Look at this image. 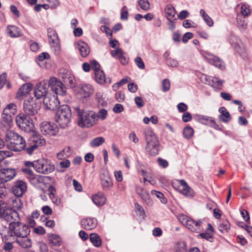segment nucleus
Masks as SVG:
<instances>
[{"label":"nucleus","mask_w":252,"mask_h":252,"mask_svg":"<svg viewBox=\"0 0 252 252\" xmlns=\"http://www.w3.org/2000/svg\"><path fill=\"white\" fill-rule=\"evenodd\" d=\"M31 232L29 225L21 222L20 219L7 227L1 225L0 235L3 242L14 240L17 237L28 236Z\"/></svg>","instance_id":"nucleus-1"},{"label":"nucleus","mask_w":252,"mask_h":252,"mask_svg":"<svg viewBox=\"0 0 252 252\" xmlns=\"http://www.w3.org/2000/svg\"><path fill=\"white\" fill-rule=\"evenodd\" d=\"M4 139L7 143V148L11 151L20 152L26 148L24 138L13 131L6 132Z\"/></svg>","instance_id":"nucleus-2"},{"label":"nucleus","mask_w":252,"mask_h":252,"mask_svg":"<svg viewBox=\"0 0 252 252\" xmlns=\"http://www.w3.org/2000/svg\"><path fill=\"white\" fill-rule=\"evenodd\" d=\"M146 141V150L152 156H155L159 152V141L154 132L150 129L144 131Z\"/></svg>","instance_id":"nucleus-3"},{"label":"nucleus","mask_w":252,"mask_h":252,"mask_svg":"<svg viewBox=\"0 0 252 252\" xmlns=\"http://www.w3.org/2000/svg\"><path fill=\"white\" fill-rule=\"evenodd\" d=\"M0 216L1 220L5 221L8 226L20 220L17 212L7 207L6 204L2 200H0Z\"/></svg>","instance_id":"nucleus-4"},{"label":"nucleus","mask_w":252,"mask_h":252,"mask_svg":"<svg viewBox=\"0 0 252 252\" xmlns=\"http://www.w3.org/2000/svg\"><path fill=\"white\" fill-rule=\"evenodd\" d=\"M75 109L78 117V125L80 126L90 127L96 123L95 112L81 110L79 108H76Z\"/></svg>","instance_id":"nucleus-5"},{"label":"nucleus","mask_w":252,"mask_h":252,"mask_svg":"<svg viewBox=\"0 0 252 252\" xmlns=\"http://www.w3.org/2000/svg\"><path fill=\"white\" fill-rule=\"evenodd\" d=\"M71 112L67 105L60 106L56 114V121L62 128H65L70 121Z\"/></svg>","instance_id":"nucleus-6"},{"label":"nucleus","mask_w":252,"mask_h":252,"mask_svg":"<svg viewBox=\"0 0 252 252\" xmlns=\"http://www.w3.org/2000/svg\"><path fill=\"white\" fill-rule=\"evenodd\" d=\"M45 143V139L41 135L36 132H33L27 143H26V148L23 150L27 154L32 155L38 147L44 145Z\"/></svg>","instance_id":"nucleus-7"},{"label":"nucleus","mask_w":252,"mask_h":252,"mask_svg":"<svg viewBox=\"0 0 252 252\" xmlns=\"http://www.w3.org/2000/svg\"><path fill=\"white\" fill-rule=\"evenodd\" d=\"M17 126L25 132H30L32 130L34 125L32 119L24 113L18 114L15 118Z\"/></svg>","instance_id":"nucleus-8"},{"label":"nucleus","mask_w":252,"mask_h":252,"mask_svg":"<svg viewBox=\"0 0 252 252\" xmlns=\"http://www.w3.org/2000/svg\"><path fill=\"white\" fill-rule=\"evenodd\" d=\"M54 169V165L47 159H39L36 160V163L35 164V170L39 173L48 174L52 172Z\"/></svg>","instance_id":"nucleus-9"},{"label":"nucleus","mask_w":252,"mask_h":252,"mask_svg":"<svg viewBox=\"0 0 252 252\" xmlns=\"http://www.w3.org/2000/svg\"><path fill=\"white\" fill-rule=\"evenodd\" d=\"M178 220L191 231L198 232L201 230L202 221L200 220L195 221L184 215H180Z\"/></svg>","instance_id":"nucleus-10"},{"label":"nucleus","mask_w":252,"mask_h":252,"mask_svg":"<svg viewBox=\"0 0 252 252\" xmlns=\"http://www.w3.org/2000/svg\"><path fill=\"white\" fill-rule=\"evenodd\" d=\"M47 36L52 50L55 55H58L61 50V46L60 40L56 31L52 28H49L47 30Z\"/></svg>","instance_id":"nucleus-11"},{"label":"nucleus","mask_w":252,"mask_h":252,"mask_svg":"<svg viewBox=\"0 0 252 252\" xmlns=\"http://www.w3.org/2000/svg\"><path fill=\"white\" fill-rule=\"evenodd\" d=\"M40 108V104L36 102L33 98L25 100L23 104L24 114L29 117L34 116L37 114Z\"/></svg>","instance_id":"nucleus-12"},{"label":"nucleus","mask_w":252,"mask_h":252,"mask_svg":"<svg viewBox=\"0 0 252 252\" xmlns=\"http://www.w3.org/2000/svg\"><path fill=\"white\" fill-rule=\"evenodd\" d=\"M48 82L49 87L56 94L63 95L65 94V87L62 81L58 80L55 77H52L48 80Z\"/></svg>","instance_id":"nucleus-13"},{"label":"nucleus","mask_w":252,"mask_h":252,"mask_svg":"<svg viewBox=\"0 0 252 252\" xmlns=\"http://www.w3.org/2000/svg\"><path fill=\"white\" fill-rule=\"evenodd\" d=\"M49 87L48 80H43L37 84L34 91V96L36 99H39L48 96L47 94Z\"/></svg>","instance_id":"nucleus-14"},{"label":"nucleus","mask_w":252,"mask_h":252,"mask_svg":"<svg viewBox=\"0 0 252 252\" xmlns=\"http://www.w3.org/2000/svg\"><path fill=\"white\" fill-rule=\"evenodd\" d=\"M41 131L43 135L55 136L58 132V128L56 125L49 123L43 122L40 127Z\"/></svg>","instance_id":"nucleus-15"},{"label":"nucleus","mask_w":252,"mask_h":252,"mask_svg":"<svg viewBox=\"0 0 252 252\" xmlns=\"http://www.w3.org/2000/svg\"><path fill=\"white\" fill-rule=\"evenodd\" d=\"M16 174V171L13 168H2L0 169V184L11 181Z\"/></svg>","instance_id":"nucleus-16"},{"label":"nucleus","mask_w":252,"mask_h":252,"mask_svg":"<svg viewBox=\"0 0 252 252\" xmlns=\"http://www.w3.org/2000/svg\"><path fill=\"white\" fill-rule=\"evenodd\" d=\"M60 75L62 79V82L64 86H67L70 88L75 86L74 77L70 71L63 69L60 72Z\"/></svg>","instance_id":"nucleus-17"},{"label":"nucleus","mask_w":252,"mask_h":252,"mask_svg":"<svg viewBox=\"0 0 252 252\" xmlns=\"http://www.w3.org/2000/svg\"><path fill=\"white\" fill-rule=\"evenodd\" d=\"M43 103L47 109L54 110L58 108L60 101L57 96L50 95L44 98Z\"/></svg>","instance_id":"nucleus-18"},{"label":"nucleus","mask_w":252,"mask_h":252,"mask_svg":"<svg viewBox=\"0 0 252 252\" xmlns=\"http://www.w3.org/2000/svg\"><path fill=\"white\" fill-rule=\"evenodd\" d=\"M27 184L22 180H18L15 182L11 188L12 192L17 197H21L27 190Z\"/></svg>","instance_id":"nucleus-19"},{"label":"nucleus","mask_w":252,"mask_h":252,"mask_svg":"<svg viewBox=\"0 0 252 252\" xmlns=\"http://www.w3.org/2000/svg\"><path fill=\"white\" fill-rule=\"evenodd\" d=\"M82 226L86 230H90L95 228L97 225V220L94 218L83 219L81 220Z\"/></svg>","instance_id":"nucleus-20"},{"label":"nucleus","mask_w":252,"mask_h":252,"mask_svg":"<svg viewBox=\"0 0 252 252\" xmlns=\"http://www.w3.org/2000/svg\"><path fill=\"white\" fill-rule=\"evenodd\" d=\"M100 179L103 189L105 191L109 190L113 186V182L109 174L107 172L102 174Z\"/></svg>","instance_id":"nucleus-21"},{"label":"nucleus","mask_w":252,"mask_h":252,"mask_svg":"<svg viewBox=\"0 0 252 252\" xmlns=\"http://www.w3.org/2000/svg\"><path fill=\"white\" fill-rule=\"evenodd\" d=\"M136 191L146 204L150 206L153 204V201L148 191L140 187H136Z\"/></svg>","instance_id":"nucleus-22"},{"label":"nucleus","mask_w":252,"mask_h":252,"mask_svg":"<svg viewBox=\"0 0 252 252\" xmlns=\"http://www.w3.org/2000/svg\"><path fill=\"white\" fill-rule=\"evenodd\" d=\"M205 59L209 63L214 65L216 67L220 69L224 68L225 65L223 62L218 57L212 55H209L205 57Z\"/></svg>","instance_id":"nucleus-23"},{"label":"nucleus","mask_w":252,"mask_h":252,"mask_svg":"<svg viewBox=\"0 0 252 252\" xmlns=\"http://www.w3.org/2000/svg\"><path fill=\"white\" fill-rule=\"evenodd\" d=\"M76 48L79 50L81 57L83 58L88 56L90 52L88 45L83 41H79L77 42Z\"/></svg>","instance_id":"nucleus-24"},{"label":"nucleus","mask_w":252,"mask_h":252,"mask_svg":"<svg viewBox=\"0 0 252 252\" xmlns=\"http://www.w3.org/2000/svg\"><path fill=\"white\" fill-rule=\"evenodd\" d=\"M14 240L19 246L24 249L30 248L32 246V240L28 236L17 237Z\"/></svg>","instance_id":"nucleus-25"},{"label":"nucleus","mask_w":252,"mask_h":252,"mask_svg":"<svg viewBox=\"0 0 252 252\" xmlns=\"http://www.w3.org/2000/svg\"><path fill=\"white\" fill-rule=\"evenodd\" d=\"M7 32L11 37H17L22 36L20 29L16 26L9 25L6 28Z\"/></svg>","instance_id":"nucleus-26"},{"label":"nucleus","mask_w":252,"mask_h":252,"mask_svg":"<svg viewBox=\"0 0 252 252\" xmlns=\"http://www.w3.org/2000/svg\"><path fill=\"white\" fill-rule=\"evenodd\" d=\"M220 115L219 116V119L223 123H228L231 120V115L229 112L224 107H221L219 108Z\"/></svg>","instance_id":"nucleus-27"},{"label":"nucleus","mask_w":252,"mask_h":252,"mask_svg":"<svg viewBox=\"0 0 252 252\" xmlns=\"http://www.w3.org/2000/svg\"><path fill=\"white\" fill-rule=\"evenodd\" d=\"M180 183L182 187V189H181V192L186 196L193 197V192L187 185L186 181L184 180H181L180 181Z\"/></svg>","instance_id":"nucleus-28"},{"label":"nucleus","mask_w":252,"mask_h":252,"mask_svg":"<svg viewBox=\"0 0 252 252\" xmlns=\"http://www.w3.org/2000/svg\"><path fill=\"white\" fill-rule=\"evenodd\" d=\"M12 123L11 114L8 112L3 113L1 115V124L3 126L7 129L10 127Z\"/></svg>","instance_id":"nucleus-29"},{"label":"nucleus","mask_w":252,"mask_h":252,"mask_svg":"<svg viewBox=\"0 0 252 252\" xmlns=\"http://www.w3.org/2000/svg\"><path fill=\"white\" fill-rule=\"evenodd\" d=\"M196 120L204 125L211 126L214 125V119L212 117H208L204 115H197L196 116Z\"/></svg>","instance_id":"nucleus-30"},{"label":"nucleus","mask_w":252,"mask_h":252,"mask_svg":"<svg viewBox=\"0 0 252 252\" xmlns=\"http://www.w3.org/2000/svg\"><path fill=\"white\" fill-rule=\"evenodd\" d=\"M94 92L93 87L90 84L83 85L80 89V94L84 97H90Z\"/></svg>","instance_id":"nucleus-31"},{"label":"nucleus","mask_w":252,"mask_h":252,"mask_svg":"<svg viewBox=\"0 0 252 252\" xmlns=\"http://www.w3.org/2000/svg\"><path fill=\"white\" fill-rule=\"evenodd\" d=\"M165 15L168 20L171 19H176L175 18V16L176 11L174 7L171 5H167L164 9Z\"/></svg>","instance_id":"nucleus-32"},{"label":"nucleus","mask_w":252,"mask_h":252,"mask_svg":"<svg viewBox=\"0 0 252 252\" xmlns=\"http://www.w3.org/2000/svg\"><path fill=\"white\" fill-rule=\"evenodd\" d=\"M32 90V85L31 84H25L19 88L17 94L19 96H22L29 94Z\"/></svg>","instance_id":"nucleus-33"},{"label":"nucleus","mask_w":252,"mask_h":252,"mask_svg":"<svg viewBox=\"0 0 252 252\" xmlns=\"http://www.w3.org/2000/svg\"><path fill=\"white\" fill-rule=\"evenodd\" d=\"M72 152L73 151L70 147H66L61 152L57 154V157L60 159L70 157Z\"/></svg>","instance_id":"nucleus-34"},{"label":"nucleus","mask_w":252,"mask_h":252,"mask_svg":"<svg viewBox=\"0 0 252 252\" xmlns=\"http://www.w3.org/2000/svg\"><path fill=\"white\" fill-rule=\"evenodd\" d=\"M224 83L223 80H221L218 78L212 77L209 83V85L212 87L215 90H220Z\"/></svg>","instance_id":"nucleus-35"},{"label":"nucleus","mask_w":252,"mask_h":252,"mask_svg":"<svg viewBox=\"0 0 252 252\" xmlns=\"http://www.w3.org/2000/svg\"><path fill=\"white\" fill-rule=\"evenodd\" d=\"M94 75L95 81L97 83L103 85L107 82V80L103 70H98L96 71V72H94Z\"/></svg>","instance_id":"nucleus-36"},{"label":"nucleus","mask_w":252,"mask_h":252,"mask_svg":"<svg viewBox=\"0 0 252 252\" xmlns=\"http://www.w3.org/2000/svg\"><path fill=\"white\" fill-rule=\"evenodd\" d=\"M230 224L229 222L226 220H222L219 224L218 229L222 233H227L230 229Z\"/></svg>","instance_id":"nucleus-37"},{"label":"nucleus","mask_w":252,"mask_h":252,"mask_svg":"<svg viewBox=\"0 0 252 252\" xmlns=\"http://www.w3.org/2000/svg\"><path fill=\"white\" fill-rule=\"evenodd\" d=\"M90 240L95 247H99L102 244L101 238L97 233H91L90 235Z\"/></svg>","instance_id":"nucleus-38"},{"label":"nucleus","mask_w":252,"mask_h":252,"mask_svg":"<svg viewBox=\"0 0 252 252\" xmlns=\"http://www.w3.org/2000/svg\"><path fill=\"white\" fill-rule=\"evenodd\" d=\"M48 177L39 175H34L32 177H30V181L31 184L36 186L39 184L43 183L44 182V179Z\"/></svg>","instance_id":"nucleus-39"},{"label":"nucleus","mask_w":252,"mask_h":252,"mask_svg":"<svg viewBox=\"0 0 252 252\" xmlns=\"http://www.w3.org/2000/svg\"><path fill=\"white\" fill-rule=\"evenodd\" d=\"M92 200L95 205L97 206H101L105 203V197L103 194H95L93 196Z\"/></svg>","instance_id":"nucleus-40"},{"label":"nucleus","mask_w":252,"mask_h":252,"mask_svg":"<svg viewBox=\"0 0 252 252\" xmlns=\"http://www.w3.org/2000/svg\"><path fill=\"white\" fill-rule=\"evenodd\" d=\"M200 14L202 16L204 21L207 24V25L209 27H212L214 22L212 18L206 13L204 9H201L200 10Z\"/></svg>","instance_id":"nucleus-41"},{"label":"nucleus","mask_w":252,"mask_h":252,"mask_svg":"<svg viewBox=\"0 0 252 252\" xmlns=\"http://www.w3.org/2000/svg\"><path fill=\"white\" fill-rule=\"evenodd\" d=\"M193 133L194 130L190 126H186L183 131V136L187 139L191 138L193 136Z\"/></svg>","instance_id":"nucleus-42"},{"label":"nucleus","mask_w":252,"mask_h":252,"mask_svg":"<svg viewBox=\"0 0 252 252\" xmlns=\"http://www.w3.org/2000/svg\"><path fill=\"white\" fill-rule=\"evenodd\" d=\"M104 142L105 139L103 137H97L92 140L90 145L92 147H96L102 145Z\"/></svg>","instance_id":"nucleus-43"},{"label":"nucleus","mask_w":252,"mask_h":252,"mask_svg":"<svg viewBox=\"0 0 252 252\" xmlns=\"http://www.w3.org/2000/svg\"><path fill=\"white\" fill-rule=\"evenodd\" d=\"M49 240L50 243L55 246H59L62 243L61 238L55 234H52L50 236Z\"/></svg>","instance_id":"nucleus-44"},{"label":"nucleus","mask_w":252,"mask_h":252,"mask_svg":"<svg viewBox=\"0 0 252 252\" xmlns=\"http://www.w3.org/2000/svg\"><path fill=\"white\" fill-rule=\"evenodd\" d=\"M151 193L153 195L156 196L159 199L161 202L163 204H166L167 203V200L164 197V195L162 192L156 190H153L151 191Z\"/></svg>","instance_id":"nucleus-45"},{"label":"nucleus","mask_w":252,"mask_h":252,"mask_svg":"<svg viewBox=\"0 0 252 252\" xmlns=\"http://www.w3.org/2000/svg\"><path fill=\"white\" fill-rule=\"evenodd\" d=\"M107 111L104 109H102L100 110L96 114L95 113V118L96 119V122L97 121L98 119H100L103 120L106 119L107 116Z\"/></svg>","instance_id":"nucleus-46"},{"label":"nucleus","mask_w":252,"mask_h":252,"mask_svg":"<svg viewBox=\"0 0 252 252\" xmlns=\"http://www.w3.org/2000/svg\"><path fill=\"white\" fill-rule=\"evenodd\" d=\"M229 40L230 44L234 46L235 50H237V47H240L239 45V41L240 40L238 37L234 35L231 34Z\"/></svg>","instance_id":"nucleus-47"},{"label":"nucleus","mask_w":252,"mask_h":252,"mask_svg":"<svg viewBox=\"0 0 252 252\" xmlns=\"http://www.w3.org/2000/svg\"><path fill=\"white\" fill-rule=\"evenodd\" d=\"M16 110V106L14 103H10L8 104L5 108L3 109L4 113L8 112L10 114H14Z\"/></svg>","instance_id":"nucleus-48"},{"label":"nucleus","mask_w":252,"mask_h":252,"mask_svg":"<svg viewBox=\"0 0 252 252\" xmlns=\"http://www.w3.org/2000/svg\"><path fill=\"white\" fill-rule=\"evenodd\" d=\"M138 5L144 10L147 11L150 9V3L147 0H139Z\"/></svg>","instance_id":"nucleus-49"},{"label":"nucleus","mask_w":252,"mask_h":252,"mask_svg":"<svg viewBox=\"0 0 252 252\" xmlns=\"http://www.w3.org/2000/svg\"><path fill=\"white\" fill-rule=\"evenodd\" d=\"M241 13L242 14L246 17L248 16L251 14V9L250 6L247 4H243L241 6Z\"/></svg>","instance_id":"nucleus-50"},{"label":"nucleus","mask_w":252,"mask_h":252,"mask_svg":"<svg viewBox=\"0 0 252 252\" xmlns=\"http://www.w3.org/2000/svg\"><path fill=\"white\" fill-rule=\"evenodd\" d=\"M170 88V81L168 79H164L162 82V91L164 92L169 90Z\"/></svg>","instance_id":"nucleus-51"},{"label":"nucleus","mask_w":252,"mask_h":252,"mask_svg":"<svg viewBox=\"0 0 252 252\" xmlns=\"http://www.w3.org/2000/svg\"><path fill=\"white\" fill-rule=\"evenodd\" d=\"M12 155V154L9 151L0 150V162L5 158L11 157Z\"/></svg>","instance_id":"nucleus-52"},{"label":"nucleus","mask_w":252,"mask_h":252,"mask_svg":"<svg viewBox=\"0 0 252 252\" xmlns=\"http://www.w3.org/2000/svg\"><path fill=\"white\" fill-rule=\"evenodd\" d=\"M166 64L168 66L172 67H176L178 65V62L172 58H169L166 62Z\"/></svg>","instance_id":"nucleus-53"},{"label":"nucleus","mask_w":252,"mask_h":252,"mask_svg":"<svg viewBox=\"0 0 252 252\" xmlns=\"http://www.w3.org/2000/svg\"><path fill=\"white\" fill-rule=\"evenodd\" d=\"M91 68H92L94 71V72H96V71L101 70L100 67V65L99 63L96 61L93 60L90 62Z\"/></svg>","instance_id":"nucleus-54"},{"label":"nucleus","mask_w":252,"mask_h":252,"mask_svg":"<svg viewBox=\"0 0 252 252\" xmlns=\"http://www.w3.org/2000/svg\"><path fill=\"white\" fill-rule=\"evenodd\" d=\"M134 206L136 211L138 212V214L140 216H143L145 215V211L141 205H140L138 203H135L134 204Z\"/></svg>","instance_id":"nucleus-55"},{"label":"nucleus","mask_w":252,"mask_h":252,"mask_svg":"<svg viewBox=\"0 0 252 252\" xmlns=\"http://www.w3.org/2000/svg\"><path fill=\"white\" fill-rule=\"evenodd\" d=\"M135 63L140 69H143L145 68V64L140 57H136L135 59Z\"/></svg>","instance_id":"nucleus-56"},{"label":"nucleus","mask_w":252,"mask_h":252,"mask_svg":"<svg viewBox=\"0 0 252 252\" xmlns=\"http://www.w3.org/2000/svg\"><path fill=\"white\" fill-rule=\"evenodd\" d=\"M125 9H126V6H124L121 10V19L122 20H126L128 19V13L126 10H124Z\"/></svg>","instance_id":"nucleus-57"},{"label":"nucleus","mask_w":252,"mask_h":252,"mask_svg":"<svg viewBox=\"0 0 252 252\" xmlns=\"http://www.w3.org/2000/svg\"><path fill=\"white\" fill-rule=\"evenodd\" d=\"M135 103L138 108H141L144 105V102L140 96H136L134 98Z\"/></svg>","instance_id":"nucleus-58"},{"label":"nucleus","mask_w":252,"mask_h":252,"mask_svg":"<svg viewBox=\"0 0 252 252\" xmlns=\"http://www.w3.org/2000/svg\"><path fill=\"white\" fill-rule=\"evenodd\" d=\"M177 108L180 112H186L188 109V106L183 102H181L177 105Z\"/></svg>","instance_id":"nucleus-59"},{"label":"nucleus","mask_w":252,"mask_h":252,"mask_svg":"<svg viewBox=\"0 0 252 252\" xmlns=\"http://www.w3.org/2000/svg\"><path fill=\"white\" fill-rule=\"evenodd\" d=\"M113 110L115 113H120L123 111L124 107L122 104L117 103L114 106Z\"/></svg>","instance_id":"nucleus-60"},{"label":"nucleus","mask_w":252,"mask_h":252,"mask_svg":"<svg viewBox=\"0 0 252 252\" xmlns=\"http://www.w3.org/2000/svg\"><path fill=\"white\" fill-rule=\"evenodd\" d=\"M192 119V116L190 113L189 112H185L182 116V120L184 122L187 123Z\"/></svg>","instance_id":"nucleus-61"},{"label":"nucleus","mask_w":252,"mask_h":252,"mask_svg":"<svg viewBox=\"0 0 252 252\" xmlns=\"http://www.w3.org/2000/svg\"><path fill=\"white\" fill-rule=\"evenodd\" d=\"M123 51L120 48H117L115 50H112L111 52V55L113 57H118V58L123 53Z\"/></svg>","instance_id":"nucleus-62"},{"label":"nucleus","mask_w":252,"mask_h":252,"mask_svg":"<svg viewBox=\"0 0 252 252\" xmlns=\"http://www.w3.org/2000/svg\"><path fill=\"white\" fill-rule=\"evenodd\" d=\"M158 164L162 168H166L168 166V162L167 160L159 158L157 159Z\"/></svg>","instance_id":"nucleus-63"},{"label":"nucleus","mask_w":252,"mask_h":252,"mask_svg":"<svg viewBox=\"0 0 252 252\" xmlns=\"http://www.w3.org/2000/svg\"><path fill=\"white\" fill-rule=\"evenodd\" d=\"M128 90L131 93H135L138 89V86L137 85L133 83H130L127 85Z\"/></svg>","instance_id":"nucleus-64"}]
</instances>
